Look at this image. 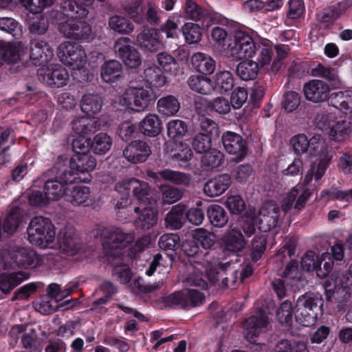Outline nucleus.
Segmentation results:
<instances>
[{
    "label": "nucleus",
    "instance_id": "nucleus-17",
    "mask_svg": "<svg viewBox=\"0 0 352 352\" xmlns=\"http://www.w3.org/2000/svg\"><path fill=\"white\" fill-rule=\"evenodd\" d=\"M204 296L196 289H186L175 292L165 298L168 305H179L184 308L198 306L203 303Z\"/></svg>",
    "mask_w": 352,
    "mask_h": 352
},
{
    "label": "nucleus",
    "instance_id": "nucleus-29",
    "mask_svg": "<svg viewBox=\"0 0 352 352\" xmlns=\"http://www.w3.org/2000/svg\"><path fill=\"white\" fill-rule=\"evenodd\" d=\"M137 43L148 51H157L162 45L160 31L156 29H144L137 36Z\"/></svg>",
    "mask_w": 352,
    "mask_h": 352
},
{
    "label": "nucleus",
    "instance_id": "nucleus-13",
    "mask_svg": "<svg viewBox=\"0 0 352 352\" xmlns=\"http://www.w3.org/2000/svg\"><path fill=\"white\" fill-rule=\"evenodd\" d=\"M60 253L65 256H74L82 251V242L75 229L70 226L62 228L57 236Z\"/></svg>",
    "mask_w": 352,
    "mask_h": 352
},
{
    "label": "nucleus",
    "instance_id": "nucleus-39",
    "mask_svg": "<svg viewBox=\"0 0 352 352\" xmlns=\"http://www.w3.org/2000/svg\"><path fill=\"white\" fill-rule=\"evenodd\" d=\"M91 142L90 149L97 155H104L112 146V139L104 133H98Z\"/></svg>",
    "mask_w": 352,
    "mask_h": 352
},
{
    "label": "nucleus",
    "instance_id": "nucleus-58",
    "mask_svg": "<svg viewBox=\"0 0 352 352\" xmlns=\"http://www.w3.org/2000/svg\"><path fill=\"white\" fill-rule=\"evenodd\" d=\"M266 236L263 233L256 235L252 243V259L256 261L265 250Z\"/></svg>",
    "mask_w": 352,
    "mask_h": 352
},
{
    "label": "nucleus",
    "instance_id": "nucleus-47",
    "mask_svg": "<svg viewBox=\"0 0 352 352\" xmlns=\"http://www.w3.org/2000/svg\"><path fill=\"white\" fill-rule=\"evenodd\" d=\"M342 278H344V276L338 272L332 273L330 276L327 278L324 283V287L328 296H330V295L333 294L336 291L338 292L344 287H346V284L342 281Z\"/></svg>",
    "mask_w": 352,
    "mask_h": 352
},
{
    "label": "nucleus",
    "instance_id": "nucleus-41",
    "mask_svg": "<svg viewBox=\"0 0 352 352\" xmlns=\"http://www.w3.org/2000/svg\"><path fill=\"white\" fill-rule=\"evenodd\" d=\"M109 26L112 30L121 34H129L134 30V25L131 21L120 15L111 16Z\"/></svg>",
    "mask_w": 352,
    "mask_h": 352
},
{
    "label": "nucleus",
    "instance_id": "nucleus-59",
    "mask_svg": "<svg viewBox=\"0 0 352 352\" xmlns=\"http://www.w3.org/2000/svg\"><path fill=\"white\" fill-rule=\"evenodd\" d=\"M226 206L233 214H239L245 210V204L241 197L239 195H232L228 197Z\"/></svg>",
    "mask_w": 352,
    "mask_h": 352
},
{
    "label": "nucleus",
    "instance_id": "nucleus-32",
    "mask_svg": "<svg viewBox=\"0 0 352 352\" xmlns=\"http://www.w3.org/2000/svg\"><path fill=\"white\" fill-rule=\"evenodd\" d=\"M191 62L193 67L199 73L205 75L211 74L215 69V60L210 56L197 52L192 55Z\"/></svg>",
    "mask_w": 352,
    "mask_h": 352
},
{
    "label": "nucleus",
    "instance_id": "nucleus-7",
    "mask_svg": "<svg viewBox=\"0 0 352 352\" xmlns=\"http://www.w3.org/2000/svg\"><path fill=\"white\" fill-rule=\"evenodd\" d=\"M38 260L35 252L30 248L12 247L0 252V270L15 267H34Z\"/></svg>",
    "mask_w": 352,
    "mask_h": 352
},
{
    "label": "nucleus",
    "instance_id": "nucleus-4",
    "mask_svg": "<svg viewBox=\"0 0 352 352\" xmlns=\"http://www.w3.org/2000/svg\"><path fill=\"white\" fill-rule=\"evenodd\" d=\"M230 265V263H217L214 262L212 263H201L196 261L193 267V271L188 277V282L191 285L205 288L209 284H214L221 279L222 285L225 287H230L232 283H234L235 278L232 277L230 281L227 276L228 271V267Z\"/></svg>",
    "mask_w": 352,
    "mask_h": 352
},
{
    "label": "nucleus",
    "instance_id": "nucleus-37",
    "mask_svg": "<svg viewBox=\"0 0 352 352\" xmlns=\"http://www.w3.org/2000/svg\"><path fill=\"white\" fill-rule=\"evenodd\" d=\"M188 83L192 90L201 94H210L215 89L213 82L202 76H190Z\"/></svg>",
    "mask_w": 352,
    "mask_h": 352
},
{
    "label": "nucleus",
    "instance_id": "nucleus-31",
    "mask_svg": "<svg viewBox=\"0 0 352 352\" xmlns=\"http://www.w3.org/2000/svg\"><path fill=\"white\" fill-rule=\"evenodd\" d=\"M53 56L49 44L43 40H34L31 42L30 58L36 65L38 62L43 63Z\"/></svg>",
    "mask_w": 352,
    "mask_h": 352
},
{
    "label": "nucleus",
    "instance_id": "nucleus-60",
    "mask_svg": "<svg viewBox=\"0 0 352 352\" xmlns=\"http://www.w3.org/2000/svg\"><path fill=\"white\" fill-rule=\"evenodd\" d=\"M276 317L280 323L289 324L292 319V303L287 300L282 302L278 309Z\"/></svg>",
    "mask_w": 352,
    "mask_h": 352
},
{
    "label": "nucleus",
    "instance_id": "nucleus-8",
    "mask_svg": "<svg viewBox=\"0 0 352 352\" xmlns=\"http://www.w3.org/2000/svg\"><path fill=\"white\" fill-rule=\"evenodd\" d=\"M54 176L55 179H49L45 182L44 190L45 195L40 190H32L28 195V201L30 204L36 206H45L52 201L58 200L66 192L67 187L59 179L58 175L48 174V171L44 175V177Z\"/></svg>",
    "mask_w": 352,
    "mask_h": 352
},
{
    "label": "nucleus",
    "instance_id": "nucleus-28",
    "mask_svg": "<svg viewBox=\"0 0 352 352\" xmlns=\"http://www.w3.org/2000/svg\"><path fill=\"white\" fill-rule=\"evenodd\" d=\"M133 240V234L118 231L112 233L110 238L103 242L102 246L104 250L107 254L111 256H117L118 254L114 252V249L125 248Z\"/></svg>",
    "mask_w": 352,
    "mask_h": 352
},
{
    "label": "nucleus",
    "instance_id": "nucleus-25",
    "mask_svg": "<svg viewBox=\"0 0 352 352\" xmlns=\"http://www.w3.org/2000/svg\"><path fill=\"white\" fill-rule=\"evenodd\" d=\"M151 149L143 141H133L124 150V157L130 162L137 164L146 160L151 155Z\"/></svg>",
    "mask_w": 352,
    "mask_h": 352
},
{
    "label": "nucleus",
    "instance_id": "nucleus-50",
    "mask_svg": "<svg viewBox=\"0 0 352 352\" xmlns=\"http://www.w3.org/2000/svg\"><path fill=\"white\" fill-rule=\"evenodd\" d=\"M182 30L186 41L189 44L197 43L201 39V29L197 24L186 23Z\"/></svg>",
    "mask_w": 352,
    "mask_h": 352
},
{
    "label": "nucleus",
    "instance_id": "nucleus-54",
    "mask_svg": "<svg viewBox=\"0 0 352 352\" xmlns=\"http://www.w3.org/2000/svg\"><path fill=\"white\" fill-rule=\"evenodd\" d=\"M192 147L196 152L199 153H204L208 151L211 147L210 136L203 133H197L193 139Z\"/></svg>",
    "mask_w": 352,
    "mask_h": 352
},
{
    "label": "nucleus",
    "instance_id": "nucleus-34",
    "mask_svg": "<svg viewBox=\"0 0 352 352\" xmlns=\"http://www.w3.org/2000/svg\"><path fill=\"white\" fill-rule=\"evenodd\" d=\"M28 278V274L23 272L12 273L10 275L0 274V290L4 294H8Z\"/></svg>",
    "mask_w": 352,
    "mask_h": 352
},
{
    "label": "nucleus",
    "instance_id": "nucleus-10",
    "mask_svg": "<svg viewBox=\"0 0 352 352\" xmlns=\"http://www.w3.org/2000/svg\"><path fill=\"white\" fill-rule=\"evenodd\" d=\"M317 126L332 140L342 141L349 135V123L343 120H337L331 113H323L316 118Z\"/></svg>",
    "mask_w": 352,
    "mask_h": 352
},
{
    "label": "nucleus",
    "instance_id": "nucleus-51",
    "mask_svg": "<svg viewBox=\"0 0 352 352\" xmlns=\"http://www.w3.org/2000/svg\"><path fill=\"white\" fill-rule=\"evenodd\" d=\"M157 63L167 73L176 75L179 70V64L175 59L166 53L157 54Z\"/></svg>",
    "mask_w": 352,
    "mask_h": 352
},
{
    "label": "nucleus",
    "instance_id": "nucleus-18",
    "mask_svg": "<svg viewBox=\"0 0 352 352\" xmlns=\"http://www.w3.org/2000/svg\"><path fill=\"white\" fill-rule=\"evenodd\" d=\"M114 49L126 66L135 68L141 64L142 59L140 55L133 47L130 38L126 37L118 38L115 42Z\"/></svg>",
    "mask_w": 352,
    "mask_h": 352
},
{
    "label": "nucleus",
    "instance_id": "nucleus-23",
    "mask_svg": "<svg viewBox=\"0 0 352 352\" xmlns=\"http://www.w3.org/2000/svg\"><path fill=\"white\" fill-rule=\"evenodd\" d=\"M28 53V47L22 41L5 43L0 41V66L3 62L16 63Z\"/></svg>",
    "mask_w": 352,
    "mask_h": 352
},
{
    "label": "nucleus",
    "instance_id": "nucleus-49",
    "mask_svg": "<svg viewBox=\"0 0 352 352\" xmlns=\"http://www.w3.org/2000/svg\"><path fill=\"white\" fill-rule=\"evenodd\" d=\"M146 80L153 86L162 87L166 83V78L163 75L162 70L156 66H152L144 71Z\"/></svg>",
    "mask_w": 352,
    "mask_h": 352
},
{
    "label": "nucleus",
    "instance_id": "nucleus-42",
    "mask_svg": "<svg viewBox=\"0 0 352 352\" xmlns=\"http://www.w3.org/2000/svg\"><path fill=\"white\" fill-rule=\"evenodd\" d=\"M215 89L220 92H226L234 87V78L229 71L223 70L217 72L214 76Z\"/></svg>",
    "mask_w": 352,
    "mask_h": 352
},
{
    "label": "nucleus",
    "instance_id": "nucleus-14",
    "mask_svg": "<svg viewBox=\"0 0 352 352\" xmlns=\"http://www.w3.org/2000/svg\"><path fill=\"white\" fill-rule=\"evenodd\" d=\"M151 100V96L147 89L131 87L124 91L119 102L127 109L141 111L148 106Z\"/></svg>",
    "mask_w": 352,
    "mask_h": 352
},
{
    "label": "nucleus",
    "instance_id": "nucleus-24",
    "mask_svg": "<svg viewBox=\"0 0 352 352\" xmlns=\"http://www.w3.org/2000/svg\"><path fill=\"white\" fill-rule=\"evenodd\" d=\"M60 31L68 38L90 41L94 36L91 26L85 22H69L60 25Z\"/></svg>",
    "mask_w": 352,
    "mask_h": 352
},
{
    "label": "nucleus",
    "instance_id": "nucleus-36",
    "mask_svg": "<svg viewBox=\"0 0 352 352\" xmlns=\"http://www.w3.org/2000/svg\"><path fill=\"white\" fill-rule=\"evenodd\" d=\"M180 108L177 98L169 95L160 98L157 102V110L162 115L166 116H175Z\"/></svg>",
    "mask_w": 352,
    "mask_h": 352
},
{
    "label": "nucleus",
    "instance_id": "nucleus-57",
    "mask_svg": "<svg viewBox=\"0 0 352 352\" xmlns=\"http://www.w3.org/2000/svg\"><path fill=\"white\" fill-rule=\"evenodd\" d=\"M23 6L33 13H39L53 4V0H20Z\"/></svg>",
    "mask_w": 352,
    "mask_h": 352
},
{
    "label": "nucleus",
    "instance_id": "nucleus-15",
    "mask_svg": "<svg viewBox=\"0 0 352 352\" xmlns=\"http://www.w3.org/2000/svg\"><path fill=\"white\" fill-rule=\"evenodd\" d=\"M301 266L307 271L315 270L317 276L323 278L332 270L333 262L329 252L317 256L314 252H308L302 258Z\"/></svg>",
    "mask_w": 352,
    "mask_h": 352
},
{
    "label": "nucleus",
    "instance_id": "nucleus-20",
    "mask_svg": "<svg viewBox=\"0 0 352 352\" xmlns=\"http://www.w3.org/2000/svg\"><path fill=\"white\" fill-rule=\"evenodd\" d=\"M305 98L314 103L327 101L331 96L329 85L320 80H311L303 87Z\"/></svg>",
    "mask_w": 352,
    "mask_h": 352
},
{
    "label": "nucleus",
    "instance_id": "nucleus-38",
    "mask_svg": "<svg viewBox=\"0 0 352 352\" xmlns=\"http://www.w3.org/2000/svg\"><path fill=\"white\" fill-rule=\"evenodd\" d=\"M102 103V99L100 96L87 94L81 100V109L88 116H94L101 111Z\"/></svg>",
    "mask_w": 352,
    "mask_h": 352
},
{
    "label": "nucleus",
    "instance_id": "nucleus-11",
    "mask_svg": "<svg viewBox=\"0 0 352 352\" xmlns=\"http://www.w3.org/2000/svg\"><path fill=\"white\" fill-rule=\"evenodd\" d=\"M260 52L256 58V60L251 59H243L236 67V74L243 80L254 79L261 68L269 66L272 57L270 56L267 47L261 46Z\"/></svg>",
    "mask_w": 352,
    "mask_h": 352
},
{
    "label": "nucleus",
    "instance_id": "nucleus-35",
    "mask_svg": "<svg viewBox=\"0 0 352 352\" xmlns=\"http://www.w3.org/2000/svg\"><path fill=\"white\" fill-rule=\"evenodd\" d=\"M122 75V65L115 60L107 61L101 67L100 76L106 82H114Z\"/></svg>",
    "mask_w": 352,
    "mask_h": 352
},
{
    "label": "nucleus",
    "instance_id": "nucleus-6",
    "mask_svg": "<svg viewBox=\"0 0 352 352\" xmlns=\"http://www.w3.org/2000/svg\"><path fill=\"white\" fill-rule=\"evenodd\" d=\"M28 239L35 246L45 249L53 248L56 230L52 221L43 216L33 217L27 229Z\"/></svg>",
    "mask_w": 352,
    "mask_h": 352
},
{
    "label": "nucleus",
    "instance_id": "nucleus-33",
    "mask_svg": "<svg viewBox=\"0 0 352 352\" xmlns=\"http://www.w3.org/2000/svg\"><path fill=\"white\" fill-rule=\"evenodd\" d=\"M140 130L146 135L154 137L162 131V122L155 113L146 115L140 122Z\"/></svg>",
    "mask_w": 352,
    "mask_h": 352
},
{
    "label": "nucleus",
    "instance_id": "nucleus-16",
    "mask_svg": "<svg viewBox=\"0 0 352 352\" xmlns=\"http://www.w3.org/2000/svg\"><path fill=\"white\" fill-rule=\"evenodd\" d=\"M38 79L52 87L65 86L69 79L67 70L59 64H50L38 71Z\"/></svg>",
    "mask_w": 352,
    "mask_h": 352
},
{
    "label": "nucleus",
    "instance_id": "nucleus-64",
    "mask_svg": "<svg viewBox=\"0 0 352 352\" xmlns=\"http://www.w3.org/2000/svg\"><path fill=\"white\" fill-rule=\"evenodd\" d=\"M210 108L211 111L219 114H226L230 111V104L227 99L219 97L210 102Z\"/></svg>",
    "mask_w": 352,
    "mask_h": 352
},
{
    "label": "nucleus",
    "instance_id": "nucleus-12",
    "mask_svg": "<svg viewBox=\"0 0 352 352\" xmlns=\"http://www.w3.org/2000/svg\"><path fill=\"white\" fill-rule=\"evenodd\" d=\"M60 60L73 69H80L87 63V55L82 47L74 43H62L57 52Z\"/></svg>",
    "mask_w": 352,
    "mask_h": 352
},
{
    "label": "nucleus",
    "instance_id": "nucleus-55",
    "mask_svg": "<svg viewBox=\"0 0 352 352\" xmlns=\"http://www.w3.org/2000/svg\"><path fill=\"white\" fill-rule=\"evenodd\" d=\"M159 175L164 179L177 184L186 185L190 181L189 177L186 175L170 169L162 170L159 173Z\"/></svg>",
    "mask_w": 352,
    "mask_h": 352
},
{
    "label": "nucleus",
    "instance_id": "nucleus-3",
    "mask_svg": "<svg viewBox=\"0 0 352 352\" xmlns=\"http://www.w3.org/2000/svg\"><path fill=\"white\" fill-rule=\"evenodd\" d=\"M67 158L61 157L58 162L48 171V174L58 175L59 179L66 186L76 181L89 182L91 179L90 173L93 171L97 164L96 158L88 153L75 154L70 161L72 171H65V162Z\"/></svg>",
    "mask_w": 352,
    "mask_h": 352
},
{
    "label": "nucleus",
    "instance_id": "nucleus-9",
    "mask_svg": "<svg viewBox=\"0 0 352 352\" xmlns=\"http://www.w3.org/2000/svg\"><path fill=\"white\" fill-rule=\"evenodd\" d=\"M322 298L313 294H305L299 297L296 303L295 318L302 326L314 324L322 307Z\"/></svg>",
    "mask_w": 352,
    "mask_h": 352
},
{
    "label": "nucleus",
    "instance_id": "nucleus-26",
    "mask_svg": "<svg viewBox=\"0 0 352 352\" xmlns=\"http://www.w3.org/2000/svg\"><path fill=\"white\" fill-rule=\"evenodd\" d=\"M221 244L225 251L237 253L244 249L246 241L241 231L233 228L227 230L221 239Z\"/></svg>",
    "mask_w": 352,
    "mask_h": 352
},
{
    "label": "nucleus",
    "instance_id": "nucleus-2",
    "mask_svg": "<svg viewBox=\"0 0 352 352\" xmlns=\"http://www.w3.org/2000/svg\"><path fill=\"white\" fill-rule=\"evenodd\" d=\"M291 144L294 151L298 154L308 153L310 155L318 156V162H314L310 169L307 173L304 183L306 186L311 184L313 179L316 186L324 175L329 165L331 157L328 154V146L325 141L320 135H314L308 140L304 134L294 136L291 140Z\"/></svg>",
    "mask_w": 352,
    "mask_h": 352
},
{
    "label": "nucleus",
    "instance_id": "nucleus-61",
    "mask_svg": "<svg viewBox=\"0 0 352 352\" xmlns=\"http://www.w3.org/2000/svg\"><path fill=\"white\" fill-rule=\"evenodd\" d=\"M162 200L164 203L171 204L182 197V192L176 188L171 186H162Z\"/></svg>",
    "mask_w": 352,
    "mask_h": 352
},
{
    "label": "nucleus",
    "instance_id": "nucleus-63",
    "mask_svg": "<svg viewBox=\"0 0 352 352\" xmlns=\"http://www.w3.org/2000/svg\"><path fill=\"white\" fill-rule=\"evenodd\" d=\"M49 23L45 17H41L34 20L30 25V31L35 35H43L48 30Z\"/></svg>",
    "mask_w": 352,
    "mask_h": 352
},
{
    "label": "nucleus",
    "instance_id": "nucleus-56",
    "mask_svg": "<svg viewBox=\"0 0 352 352\" xmlns=\"http://www.w3.org/2000/svg\"><path fill=\"white\" fill-rule=\"evenodd\" d=\"M0 30L14 36H19L22 34L21 26L14 19L9 17L0 18Z\"/></svg>",
    "mask_w": 352,
    "mask_h": 352
},
{
    "label": "nucleus",
    "instance_id": "nucleus-43",
    "mask_svg": "<svg viewBox=\"0 0 352 352\" xmlns=\"http://www.w3.org/2000/svg\"><path fill=\"white\" fill-rule=\"evenodd\" d=\"M67 195V200L74 206H80L91 202L90 190L87 186H76L71 191V194Z\"/></svg>",
    "mask_w": 352,
    "mask_h": 352
},
{
    "label": "nucleus",
    "instance_id": "nucleus-5",
    "mask_svg": "<svg viewBox=\"0 0 352 352\" xmlns=\"http://www.w3.org/2000/svg\"><path fill=\"white\" fill-rule=\"evenodd\" d=\"M261 46L267 47L270 56L273 57V48L267 41L255 43L249 34L242 30H237L233 34L232 41L228 44L226 53L238 60L251 59L257 56Z\"/></svg>",
    "mask_w": 352,
    "mask_h": 352
},
{
    "label": "nucleus",
    "instance_id": "nucleus-19",
    "mask_svg": "<svg viewBox=\"0 0 352 352\" xmlns=\"http://www.w3.org/2000/svg\"><path fill=\"white\" fill-rule=\"evenodd\" d=\"M267 324V316L263 311L250 316L245 324L244 334L245 338L250 342L255 343L259 335L266 331Z\"/></svg>",
    "mask_w": 352,
    "mask_h": 352
},
{
    "label": "nucleus",
    "instance_id": "nucleus-1",
    "mask_svg": "<svg viewBox=\"0 0 352 352\" xmlns=\"http://www.w3.org/2000/svg\"><path fill=\"white\" fill-rule=\"evenodd\" d=\"M115 190L124 196L129 195L132 190L139 201L138 206L134 208L136 213L140 212L137 220V226L148 230L157 223L156 201L149 197L148 185L135 179H122L116 183Z\"/></svg>",
    "mask_w": 352,
    "mask_h": 352
},
{
    "label": "nucleus",
    "instance_id": "nucleus-48",
    "mask_svg": "<svg viewBox=\"0 0 352 352\" xmlns=\"http://www.w3.org/2000/svg\"><path fill=\"white\" fill-rule=\"evenodd\" d=\"M142 0H126L122 4L123 10L136 23H141L142 20L139 19L142 12Z\"/></svg>",
    "mask_w": 352,
    "mask_h": 352
},
{
    "label": "nucleus",
    "instance_id": "nucleus-44",
    "mask_svg": "<svg viewBox=\"0 0 352 352\" xmlns=\"http://www.w3.org/2000/svg\"><path fill=\"white\" fill-rule=\"evenodd\" d=\"M185 208L182 205H177L173 207L167 214L166 222L168 226L172 229H179L184 221Z\"/></svg>",
    "mask_w": 352,
    "mask_h": 352
},
{
    "label": "nucleus",
    "instance_id": "nucleus-27",
    "mask_svg": "<svg viewBox=\"0 0 352 352\" xmlns=\"http://www.w3.org/2000/svg\"><path fill=\"white\" fill-rule=\"evenodd\" d=\"M222 142L226 151L241 160L246 153V148L242 138L233 132L228 131L223 135Z\"/></svg>",
    "mask_w": 352,
    "mask_h": 352
},
{
    "label": "nucleus",
    "instance_id": "nucleus-46",
    "mask_svg": "<svg viewBox=\"0 0 352 352\" xmlns=\"http://www.w3.org/2000/svg\"><path fill=\"white\" fill-rule=\"evenodd\" d=\"M192 236L205 249L212 247L216 241L215 234L203 228L194 230L192 232Z\"/></svg>",
    "mask_w": 352,
    "mask_h": 352
},
{
    "label": "nucleus",
    "instance_id": "nucleus-53",
    "mask_svg": "<svg viewBox=\"0 0 352 352\" xmlns=\"http://www.w3.org/2000/svg\"><path fill=\"white\" fill-rule=\"evenodd\" d=\"M223 160V154L216 150L212 149L204 153L201 162L204 166L214 168L220 166Z\"/></svg>",
    "mask_w": 352,
    "mask_h": 352
},
{
    "label": "nucleus",
    "instance_id": "nucleus-45",
    "mask_svg": "<svg viewBox=\"0 0 352 352\" xmlns=\"http://www.w3.org/2000/svg\"><path fill=\"white\" fill-rule=\"evenodd\" d=\"M167 134L173 140H177L182 138L188 131V126L181 120H171L167 124Z\"/></svg>",
    "mask_w": 352,
    "mask_h": 352
},
{
    "label": "nucleus",
    "instance_id": "nucleus-62",
    "mask_svg": "<svg viewBox=\"0 0 352 352\" xmlns=\"http://www.w3.org/2000/svg\"><path fill=\"white\" fill-rule=\"evenodd\" d=\"M300 102L299 94L295 91H289L285 95L283 105L285 110L292 111L299 106Z\"/></svg>",
    "mask_w": 352,
    "mask_h": 352
},
{
    "label": "nucleus",
    "instance_id": "nucleus-40",
    "mask_svg": "<svg viewBox=\"0 0 352 352\" xmlns=\"http://www.w3.org/2000/svg\"><path fill=\"white\" fill-rule=\"evenodd\" d=\"M210 223L215 227L222 228L228 221V216L226 210L219 205H210L207 210Z\"/></svg>",
    "mask_w": 352,
    "mask_h": 352
},
{
    "label": "nucleus",
    "instance_id": "nucleus-22",
    "mask_svg": "<svg viewBox=\"0 0 352 352\" xmlns=\"http://www.w3.org/2000/svg\"><path fill=\"white\" fill-rule=\"evenodd\" d=\"M311 195L309 190L302 185H296L284 197L281 208L284 212L289 211L293 206L300 209L304 207Z\"/></svg>",
    "mask_w": 352,
    "mask_h": 352
},
{
    "label": "nucleus",
    "instance_id": "nucleus-52",
    "mask_svg": "<svg viewBox=\"0 0 352 352\" xmlns=\"http://www.w3.org/2000/svg\"><path fill=\"white\" fill-rule=\"evenodd\" d=\"M21 223V217L19 209L15 208L12 209L5 219L3 228L8 234L14 233Z\"/></svg>",
    "mask_w": 352,
    "mask_h": 352
},
{
    "label": "nucleus",
    "instance_id": "nucleus-21",
    "mask_svg": "<svg viewBox=\"0 0 352 352\" xmlns=\"http://www.w3.org/2000/svg\"><path fill=\"white\" fill-rule=\"evenodd\" d=\"M279 208L274 202L264 204L256 217V221L259 223L258 229L262 232H267L274 227L279 218Z\"/></svg>",
    "mask_w": 352,
    "mask_h": 352
},
{
    "label": "nucleus",
    "instance_id": "nucleus-30",
    "mask_svg": "<svg viewBox=\"0 0 352 352\" xmlns=\"http://www.w3.org/2000/svg\"><path fill=\"white\" fill-rule=\"evenodd\" d=\"M230 175L224 174L208 181L204 186V192L209 197H217L222 195L230 186Z\"/></svg>",
    "mask_w": 352,
    "mask_h": 352
}]
</instances>
